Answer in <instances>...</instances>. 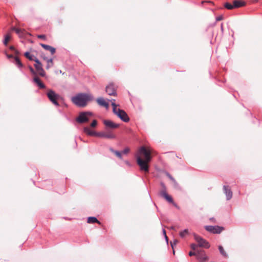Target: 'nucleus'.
Instances as JSON below:
<instances>
[{"mask_svg":"<svg viewBox=\"0 0 262 262\" xmlns=\"http://www.w3.org/2000/svg\"><path fill=\"white\" fill-rule=\"evenodd\" d=\"M136 157L137 163L139 166L140 170L148 172L149 171L148 163L151 160L150 151L144 146H142L139 149Z\"/></svg>","mask_w":262,"mask_h":262,"instance_id":"nucleus-1","label":"nucleus"},{"mask_svg":"<svg viewBox=\"0 0 262 262\" xmlns=\"http://www.w3.org/2000/svg\"><path fill=\"white\" fill-rule=\"evenodd\" d=\"M93 97L91 95L79 93L72 97L71 100L76 106L83 107L85 106L89 101L92 100Z\"/></svg>","mask_w":262,"mask_h":262,"instance_id":"nucleus-2","label":"nucleus"},{"mask_svg":"<svg viewBox=\"0 0 262 262\" xmlns=\"http://www.w3.org/2000/svg\"><path fill=\"white\" fill-rule=\"evenodd\" d=\"M47 96L49 100L56 106H59V104L57 101V99L59 97V96L56 94L54 91L52 90H50L48 91L47 94Z\"/></svg>","mask_w":262,"mask_h":262,"instance_id":"nucleus-3","label":"nucleus"},{"mask_svg":"<svg viewBox=\"0 0 262 262\" xmlns=\"http://www.w3.org/2000/svg\"><path fill=\"white\" fill-rule=\"evenodd\" d=\"M91 115V113L88 112H83L80 113L79 116L76 119L77 122L79 123H83L87 122L89 119L88 116Z\"/></svg>","mask_w":262,"mask_h":262,"instance_id":"nucleus-4","label":"nucleus"},{"mask_svg":"<svg viewBox=\"0 0 262 262\" xmlns=\"http://www.w3.org/2000/svg\"><path fill=\"white\" fill-rule=\"evenodd\" d=\"M194 238L196 242L198 243V246L205 248H209L210 245L209 243L201 236L194 234Z\"/></svg>","mask_w":262,"mask_h":262,"instance_id":"nucleus-5","label":"nucleus"},{"mask_svg":"<svg viewBox=\"0 0 262 262\" xmlns=\"http://www.w3.org/2000/svg\"><path fill=\"white\" fill-rule=\"evenodd\" d=\"M34 61L35 62L34 67L38 73V74L42 77H44L46 75V73L42 68V65L41 63L37 58H35V59H34Z\"/></svg>","mask_w":262,"mask_h":262,"instance_id":"nucleus-6","label":"nucleus"},{"mask_svg":"<svg viewBox=\"0 0 262 262\" xmlns=\"http://www.w3.org/2000/svg\"><path fill=\"white\" fill-rule=\"evenodd\" d=\"M205 229L208 232L215 234H219L224 230L223 227L218 226H206Z\"/></svg>","mask_w":262,"mask_h":262,"instance_id":"nucleus-7","label":"nucleus"},{"mask_svg":"<svg viewBox=\"0 0 262 262\" xmlns=\"http://www.w3.org/2000/svg\"><path fill=\"white\" fill-rule=\"evenodd\" d=\"M117 116L120 118L123 121L127 122L129 120V118L128 117L126 112L120 109H118L116 113H115Z\"/></svg>","mask_w":262,"mask_h":262,"instance_id":"nucleus-8","label":"nucleus"},{"mask_svg":"<svg viewBox=\"0 0 262 262\" xmlns=\"http://www.w3.org/2000/svg\"><path fill=\"white\" fill-rule=\"evenodd\" d=\"M99 137L113 139L116 138V136L111 130H107L105 132H100Z\"/></svg>","mask_w":262,"mask_h":262,"instance_id":"nucleus-9","label":"nucleus"},{"mask_svg":"<svg viewBox=\"0 0 262 262\" xmlns=\"http://www.w3.org/2000/svg\"><path fill=\"white\" fill-rule=\"evenodd\" d=\"M105 91L107 94L110 96H116L117 92L115 86L113 84L110 83L105 88Z\"/></svg>","mask_w":262,"mask_h":262,"instance_id":"nucleus-10","label":"nucleus"},{"mask_svg":"<svg viewBox=\"0 0 262 262\" xmlns=\"http://www.w3.org/2000/svg\"><path fill=\"white\" fill-rule=\"evenodd\" d=\"M83 132L89 136H96L99 137L100 132H96L95 131L92 130L88 127H84L83 128Z\"/></svg>","mask_w":262,"mask_h":262,"instance_id":"nucleus-11","label":"nucleus"},{"mask_svg":"<svg viewBox=\"0 0 262 262\" xmlns=\"http://www.w3.org/2000/svg\"><path fill=\"white\" fill-rule=\"evenodd\" d=\"M223 190L226 196V200H230L232 197V192L228 186H224Z\"/></svg>","mask_w":262,"mask_h":262,"instance_id":"nucleus-12","label":"nucleus"},{"mask_svg":"<svg viewBox=\"0 0 262 262\" xmlns=\"http://www.w3.org/2000/svg\"><path fill=\"white\" fill-rule=\"evenodd\" d=\"M160 194L161 196L164 198L168 202L172 204H174V202L173 199L171 196L168 195L166 191H161L160 192Z\"/></svg>","mask_w":262,"mask_h":262,"instance_id":"nucleus-13","label":"nucleus"},{"mask_svg":"<svg viewBox=\"0 0 262 262\" xmlns=\"http://www.w3.org/2000/svg\"><path fill=\"white\" fill-rule=\"evenodd\" d=\"M103 123L106 127L111 128H116L119 126V124L115 123L111 120H104Z\"/></svg>","mask_w":262,"mask_h":262,"instance_id":"nucleus-14","label":"nucleus"},{"mask_svg":"<svg viewBox=\"0 0 262 262\" xmlns=\"http://www.w3.org/2000/svg\"><path fill=\"white\" fill-rule=\"evenodd\" d=\"M33 81L38 86L40 89L45 88V85L41 81L38 77L35 76L33 79Z\"/></svg>","mask_w":262,"mask_h":262,"instance_id":"nucleus-15","label":"nucleus"},{"mask_svg":"<svg viewBox=\"0 0 262 262\" xmlns=\"http://www.w3.org/2000/svg\"><path fill=\"white\" fill-rule=\"evenodd\" d=\"M233 5L234 8H238L245 6L246 3L239 0H234Z\"/></svg>","mask_w":262,"mask_h":262,"instance_id":"nucleus-16","label":"nucleus"},{"mask_svg":"<svg viewBox=\"0 0 262 262\" xmlns=\"http://www.w3.org/2000/svg\"><path fill=\"white\" fill-rule=\"evenodd\" d=\"M40 45L46 50L50 51L52 55L55 53V49L54 48L43 43H40Z\"/></svg>","mask_w":262,"mask_h":262,"instance_id":"nucleus-17","label":"nucleus"},{"mask_svg":"<svg viewBox=\"0 0 262 262\" xmlns=\"http://www.w3.org/2000/svg\"><path fill=\"white\" fill-rule=\"evenodd\" d=\"M97 102L98 103L99 105L104 106L107 108L108 107V103L106 102L103 98H99L96 100Z\"/></svg>","mask_w":262,"mask_h":262,"instance_id":"nucleus-18","label":"nucleus"},{"mask_svg":"<svg viewBox=\"0 0 262 262\" xmlns=\"http://www.w3.org/2000/svg\"><path fill=\"white\" fill-rule=\"evenodd\" d=\"M12 30L19 35V37H23L25 35V31L24 30H22L21 29L16 28L15 27H13L12 28Z\"/></svg>","mask_w":262,"mask_h":262,"instance_id":"nucleus-19","label":"nucleus"},{"mask_svg":"<svg viewBox=\"0 0 262 262\" xmlns=\"http://www.w3.org/2000/svg\"><path fill=\"white\" fill-rule=\"evenodd\" d=\"M88 223L90 224H93L97 223L99 224H100V222L95 217H89L88 219Z\"/></svg>","mask_w":262,"mask_h":262,"instance_id":"nucleus-20","label":"nucleus"},{"mask_svg":"<svg viewBox=\"0 0 262 262\" xmlns=\"http://www.w3.org/2000/svg\"><path fill=\"white\" fill-rule=\"evenodd\" d=\"M44 59L46 60L48 63V64L46 66V68L47 69H49V68H50L51 67H52L53 66V59L52 58L48 59L46 57H45Z\"/></svg>","mask_w":262,"mask_h":262,"instance_id":"nucleus-21","label":"nucleus"},{"mask_svg":"<svg viewBox=\"0 0 262 262\" xmlns=\"http://www.w3.org/2000/svg\"><path fill=\"white\" fill-rule=\"evenodd\" d=\"M110 101L112 102V105L113 106V112L114 114L116 113L119 108H117V105L115 103V100L114 99H112V100H111Z\"/></svg>","mask_w":262,"mask_h":262,"instance_id":"nucleus-22","label":"nucleus"},{"mask_svg":"<svg viewBox=\"0 0 262 262\" xmlns=\"http://www.w3.org/2000/svg\"><path fill=\"white\" fill-rule=\"evenodd\" d=\"M110 151L113 152L116 156H117L120 159H122V154L120 152L113 149L112 148L110 149Z\"/></svg>","mask_w":262,"mask_h":262,"instance_id":"nucleus-23","label":"nucleus"},{"mask_svg":"<svg viewBox=\"0 0 262 262\" xmlns=\"http://www.w3.org/2000/svg\"><path fill=\"white\" fill-rule=\"evenodd\" d=\"M14 60L15 64L17 66L18 68H20L23 67V65L18 57H15Z\"/></svg>","mask_w":262,"mask_h":262,"instance_id":"nucleus-24","label":"nucleus"},{"mask_svg":"<svg viewBox=\"0 0 262 262\" xmlns=\"http://www.w3.org/2000/svg\"><path fill=\"white\" fill-rule=\"evenodd\" d=\"M24 55L26 57H27L30 60L34 61V59L36 58L33 55H30V53L28 52H26Z\"/></svg>","mask_w":262,"mask_h":262,"instance_id":"nucleus-25","label":"nucleus"},{"mask_svg":"<svg viewBox=\"0 0 262 262\" xmlns=\"http://www.w3.org/2000/svg\"><path fill=\"white\" fill-rule=\"evenodd\" d=\"M219 250L220 251V253L223 256H224L225 257H227V253H226V252L225 251L223 247L222 246L220 245V246H219Z\"/></svg>","mask_w":262,"mask_h":262,"instance_id":"nucleus-26","label":"nucleus"},{"mask_svg":"<svg viewBox=\"0 0 262 262\" xmlns=\"http://www.w3.org/2000/svg\"><path fill=\"white\" fill-rule=\"evenodd\" d=\"M224 7L225 8H226L227 9H228V10H232V9H234L233 5H232L229 3H226L224 4Z\"/></svg>","mask_w":262,"mask_h":262,"instance_id":"nucleus-27","label":"nucleus"},{"mask_svg":"<svg viewBox=\"0 0 262 262\" xmlns=\"http://www.w3.org/2000/svg\"><path fill=\"white\" fill-rule=\"evenodd\" d=\"M189 233L188 230V229H185L183 231L180 232V236L181 237H184L186 235H187Z\"/></svg>","mask_w":262,"mask_h":262,"instance_id":"nucleus-28","label":"nucleus"},{"mask_svg":"<svg viewBox=\"0 0 262 262\" xmlns=\"http://www.w3.org/2000/svg\"><path fill=\"white\" fill-rule=\"evenodd\" d=\"M10 36L9 35H6L5 36V39L3 41V43L5 45V46H7V44H8V41L10 40Z\"/></svg>","mask_w":262,"mask_h":262,"instance_id":"nucleus-29","label":"nucleus"},{"mask_svg":"<svg viewBox=\"0 0 262 262\" xmlns=\"http://www.w3.org/2000/svg\"><path fill=\"white\" fill-rule=\"evenodd\" d=\"M166 176L173 183H176L175 179L169 173H166Z\"/></svg>","mask_w":262,"mask_h":262,"instance_id":"nucleus-30","label":"nucleus"},{"mask_svg":"<svg viewBox=\"0 0 262 262\" xmlns=\"http://www.w3.org/2000/svg\"><path fill=\"white\" fill-rule=\"evenodd\" d=\"M37 37L38 38H40V39H43V40H45L46 39V36L44 34H40V35H38L37 36Z\"/></svg>","mask_w":262,"mask_h":262,"instance_id":"nucleus-31","label":"nucleus"},{"mask_svg":"<svg viewBox=\"0 0 262 262\" xmlns=\"http://www.w3.org/2000/svg\"><path fill=\"white\" fill-rule=\"evenodd\" d=\"M97 124V121L96 120H94L91 124L92 127H95Z\"/></svg>","mask_w":262,"mask_h":262,"instance_id":"nucleus-32","label":"nucleus"},{"mask_svg":"<svg viewBox=\"0 0 262 262\" xmlns=\"http://www.w3.org/2000/svg\"><path fill=\"white\" fill-rule=\"evenodd\" d=\"M29 69L31 73L32 74H33V75H36V72L34 71V70L33 69V68L31 66H29Z\"/></svg>","mask_w":262,"mask_h":262,"instance_id":"nucleus-33","label":"nucleus"},{"mask_svg":"<svg viewBox=\"0 0 262 262\" xmlns=\"http://www.w3.org/2000/svg\"><path fill=\"white\" fill-rule=\"evenodd\" d=\"M160 185L162 188V190L161 191H166V187L165 185L163 182H161L160 183Z\"/></svg>","mask_w":262,"mask_h":262,"instance_id":"nucleus-34","label":"nucleus"},{"mask_svg":"<svg viewBox=\"0 0 262 262\" xmlns=\"http://www.w3.org/2000/svg\"><path fill=\"white\" fill-rule=\"evenodd\" d=\"M198 245L195 244H192L191 245V248L193 250H196Z\"/></svg>","mask_w":262,"mask_h":262,"instance_id":"nucleus-35","label":"nucleus"},{"mask_svg":"<svg viewBox=\"0 0 262 262\" xmlns=\"http://www.w3.org/2000/svg\"><path fill=\"white\" fill-rule=\"evenodd\" d=\"M129 151V148L127 147L123 149L122 152L124 154H127Z\"/></svg>","mask_w":262,"mask_h":262,"instance_id":"nucleus-36","label":"nucleus"},{"mask_svg":"<svg viewBox=\"0 0 262 262\" xmlns=\"http://www.w3.org/2000/svg\"><path fill=\"white\" fill-rule=\"evenodd\" d=\"M189 255L190 256H193V255H195L196 256V252L190 251L189 252Z\"/></svg>","mask_w":262,"mask_h":262,"instance_id":"nucleus-37","label":"nucleus"},{"mask_svg":"<svg viewBox=\"0 0 262 262\" xmlns=\"http://www.w3.org/2000/svg\"><path fill=\"white\" fill-rule=\"evenodd\" d=\"M223 19V16L222 15L216 17V21H220L222 20Z\"/></svg>","mask_w":262,"mask_h":262,"instance_id":"nucleus-38","label":"nucleus"},{"mask_svg":"<svg viewBox=\"0 0 262 262\" xmlns=\"http://www.w3.org/2000/svg\"><path fill=\"white\" fill-rule=\"evenodd\" d=\"M204 3H212L213 4V2L211 1H204L202 2V4H204Z\"/></svg>","mask_w":262,"mask_h":262,"instance_id":"nucleus-39","label":"nucleus"},{"mask_svg":"<svg viewBox=\"0 0 262 262\" xmlns=\"http://www.w3.org/2000/svg\"><path fill=\"white\" fill-rule=\"evenodd\" d=\"M163 234H164V236H165V235H166V231H165V229H163Z\"/></svg>","mask_w":262,"mask_h":262,"instance_id":"nucleus-40","label":"nucleus"},{"mask_svg":"<svg viewBox=\"0 0 262 262\" xmlns=\"http://www.w3.org/2000/svg\"><path fill=\"white\" fill-rule=\"evenodd\" d=\"M175 187H177L178 186V183L176 182V183H173Z\"/></svg>","mask_w":262,"mask_h":262,"instance_id":"nucleus-41","label":"nucleus"},{"mask_svg":"<svg viewBox=\"0 0 262 262\" xmlns=\"http://www.w3.org/2000/svg\"><path fill=\"white\" fill-rule=\"evenodd\" d=\"M253 3H257L258 2V0H252Z\"/></svg>","mask_w":262,"mask_h":262,"instance_id":"nucleus-42","label":"nucleus"},{"mask_svg":"<svg viewBox=\"0 0 262 262\" xmlns=\"http://www.w3.org/2000/svg\"><path fill=\"white\" fill-rule=\"evenodd\" d=\"M10 50H14V47H13V46H11V47H10Z\"/></svg>","mask_w":262,"mask_h":262,"instance_id":"nucleus-43","label":"nucleus"},{"mask_svg":"<svg viewBox=\"0 0 262 262\" xmlns=\"http://www.w3.org/2000/svg\"><path fill=\"white\" fill-rule=\"evenodd\" d=\"M8 58H12L13 57V56L12 55H8Z\"/></svg>","mask_w":262,"mask_h":262,"instance_id":"nucleus-44","label":"nucleus"},{"mask_svg":"<svg viewBox=\"0 0 262 262\" xmlns=\"http://www.w3.org/2000/svg\"><path fill=\"white\" fill-rule=\"evenodd\" d=\"M164 237L165 238L166 242H168V237H167V235H165Z\"/></svg>","mask_w":262,"mask_h":262,"instance_id":"nucleus-45","label":"nucleus"},{"mask_svg":"<svg viewBox=\"0 0 262 262\" xmlns=\"http://www.w3.org/2000/svg\"><path fill=\"white\" fill-rule=\"evenodd\" d=\"M164 237L165 238L166 242H168V237H167V235H165Z\"/></svg>","mask_w":262,"mask_h":262,"instance_id":"nucleus-46","label":"nucleus"},{"mask_svg":"<svg viewBox=\"0 0 262 262\" xmlns=\"http://www.w3.org/2000/svg\"><path fill=\"white\" fill-rule=\"evenodd\" d=\"M173 204V205H174L175 207H177V204H175V203H174V204Z\"/></svg>","mask_w":262,"mask_h":262,"instance_id":"nucleus-47","label":"nucleus"},{"mask_svg":"<svg viewBox=\"0 0 262 262\" xmlns=\"http://www.w3.org/2000/svg\"><path fill=\"white\" fill-rule=\"evenodd\" d=\"M221 29H222V30H223V25H222V26H221Z\"/></svg>","mask_w":262,"mask_h":262,"instance_id":"nucleus-48","label":"nucleus"}]
</instances>
